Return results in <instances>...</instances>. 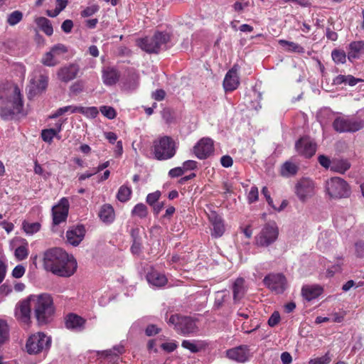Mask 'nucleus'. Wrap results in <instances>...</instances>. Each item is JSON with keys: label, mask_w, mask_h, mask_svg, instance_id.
<instances>
[{"label": "nucleus", "mask_w": 364, "mask_h": 364, "mask_svg": "<svg viewBox=\"0 0 364 364\" xmlns=\"http://www.w3.org/2000/svg\"><path fill=\"white\" fill-rule=\"evenodd\" d=\"M85 322L82 317L75 314H69L65 317V324L68 329L80 331L84 329Z\"/></svg>", "instance_id": "obj_23"}, {"label": "nucleus", "mask_w": 364, "mask_h": 364, "mask_svg": "<svg viewBox=\"0 0 364 364\" xmlns=\"http://www.w3.org/2000/svg\"><path fill=\"white\" fill-rule=\"evenodd\" d=\"M213 151V141L210 138L201 139L193 147V152L199 159H207Z\"/></svg>", "instance_id": "obj_16"}, {"label": "nucleus", "mask_w": 364, "mask_h": 364, "mask_svg": "<svg viewBox=\"0 0 364 364\" xmlns=\"http://www.w3.org/2000/svg\"><path fill=\"white\" fill-rule=\"evenodd\" d=\"M233 300L235 303L240 301L245 295L247 289L245 286V279L238 277L232 284Z\"/></svg>", "instance_id": "obj_26"}, {"label": "nucleus", "mask_w": 364, "mask_h": 364, "mask_svg": "<svg viewBox=\"0 0 364 364\" xmlns=\"http://www.w3.org/2000/svg\"><path fill=\"white\" fill-rule=\"evenodd\" d=\"M165 96L166 92L162 89L157 90L152 93V98L157 101L163 100Z\"/></svg>", "instance_id": "obj_61"}, {"label": "nucleus", "mask_w": 364, "mask_h": 364, "mask_svg": "<svg viewBox=\"0 0 364 364\" xmlns=\"http://www.w3.org/2000/svg\"><path fill=\"white\" fill-rule=\"evenodd\" d=\"M100 220L106 223H111L114 219V210L109 204L103 205L98 213Z\"/></svg>", "instance_id": "obj_28"}, {"label": "nucleus", "mask_w": 364, "mask_h": 364, "mask_svg": "<svg viewBox=\"0 0 364 364\" xmlns=\"http://www.w3.org/2000/svg\"><path fill=\"white\" fill-rule=\"evenodd\" d=\"M279 229L274 222L265 224L256 237V245L259 247H268L278 238Z\"/></svg>", "instance_id": "obj_9"}, {"label": "nucleus", "mask_w": 364, "mask_h": 364, "mask_svg": "<svg viewBox=\"0 0 364 364\" xmlns=\"http://www.w3.org/2000/svg\"><path fill=\"white\" fill-rule=\"evenodd\" d=\"M355 254L356 256L358 257H364V242H356L355 245Z\"/></svg>", "instance_id": "obj_58"}, {"label": "nucleus", "mask_w": 364, "mask_h": 364, "mask_svg": "<svg viewBox=\"0 0 364 364\" xmlns=\"http://www.w3.org/2000/svg\"><path fill=\"white\" fill-rule=\"evenodd\" d=\"M48 77L45 75H41L38 80H32L31 83L33 85L32 90L31 92H33L34 94H39L46 90L48 86Z\"/></svg>", "instance_id": "obj_31"}, {"label": "nucleus", "mask_w": 364, "mask_h": 364, "mask_svg": "<svg viewBox=\"0 0 364 364\" xmlns=\"http://www.w3.org/2000/svg\"><path fill=\"white\" fill-rule=\"evenodd\" d=\"M79 113H81L87 117L95 118L99 112L97 108L95 107H84L79 106Z\"/></svg>", "instance_id": "obj_42"}, {"label": "nucleus", "mask_w": 364, "mask_h": 364, "mask_svg": "<svg viewBox=\"0 0 364 364\" xmlns=\"http://www.w3.org/2000/svg\"><path fill=\"white\" fill-rule=\"evenodd\" d=\"M51 339L43 333H38L31 336L26 343V350L30 355H36L47 350L50 346Z\"/></svg>", "instance_id": "obj_8"}, {"label": "nucleus", "mask_w": 364, "mask_h": 364, "mask_svg": "<svg viewBox=\"0 0 364 364\" xmlns=\"http://www.w3.org/2000/svg\"><path fill=\"white\" fill-rule=\"evenodd\" d=\"M16 258L18 261L26 259L28 255V250L26 245H21L15 250L14 252Z\"/></svg>", "instance_id": "obj_45"}, {"label": "nucleus", "mask_w": 364, "mask_h": 364, "mask_svg": "<svg viewBox=\"0 0 364 364\" xmlns=\"http://www.w3.org/2000/svg\"><path fill=\"white\" fill-rule=\"evenodd\" d=\"M23 228L27 234H33L37 232L41 228V224L39 223H23Z\"/></svg>", "instance_id": "obj_43"}, {"label": "nucleus", "mask_w": 364, "mask_h": 364, "mask_svg": "<svg viewBox=\"0 0 364 364\" xmlns=\"http://www.w3.org/2000/svg\"><path fill=\"white\" fill-rule=\"evenodd\" d=\"M66 112L77 113L79 112V106L68 105L58 109L50 117L51 119H55Z\"/></svg>", "instance_id": "obj_36"}, {"label": "nucleus", "mask_w": 364, "mask_h": 364, "mask_svg": "<svg viewBox=\"0 0 364 364\" xmlns=\"http://www.w3.org/2000/svg\"><path fill=\"white\" fill-rule=\"evenodd\" d=\"M175 141L168 136H164L154 141L153 153L159 161L168 160L173 157L176 152Z\"/></svg>", "instance_id": "obj_5"}, {"label": "nucleus", "mask_w": 364, "mask_h": 364, "mask_svg": "<svg viewBox=\"0 0 364 364\" xmlns=\"http://www.w3.org/2000/svg\"><path fill=\"white\" fill-rule=\"evenodd\" d=\"M316 148V144L308 137H302L295 144L297 153L307 159L311 158L315 154Z\"/></svg>", "instance_id": "obj_15"}, {"label": "nucleus", "mask_w": 364, "mask_h": 364, "mask_svg": "<svg viewBox=\"0 0 364 364\" xmlns=\"http://www.w3.org/2000/svg\"><path fill=\"white\" fill-rule=\"evenodd\" d=\"M100 110L101 113L109 119H113L116 117L117 113L112 107L102 106L100 107Z\"/></svg>", "instance_id": "obj_46"}, {"label": "nucleus", "mask_w": 364, "mask_h": 364, "mask_svg": "<svg viewBox=\"0 0 364 364\" xmlns=\"http://www.w3.org/2000/svg\"><path fill=\"white\" fill-rule=\"evenodd\" d=\"M80 70L79 65L75 63H70L60 68L58 71V78L65 82L75 79Z\"/></svg>", "instance_id": "obj_20"}, {"label": "nucleus", "mask_w": 364, "mask_h": 364, "mask_svg": "<svg viewBox=\"0 0 364 364\" xmlns=\"http://www.w3.org/2000/svg\"><path fill=\"white\" fill-rule=\"evenodd\" d=\"M333 127L339 133L355 132L364 127V122L353 118L339 117L334 119Z\"/></svg>", "instance_id": "obj_11"}, {"label": "nucleus", "mask_w": 364, "mask_h": 364, "mask_svg": "<svg viewBox=\"0 0 364 364\" xmlns=\"http://www.w3.org/2000/svg\"><path fill=\"white\" fill-rule=\"evenodd\" d=\"M25 271V267L21 264H18L13 269L12 276L16 279L21 278L23 276Z\"/></svg>", "instance_id": "obj_52"}, {"label": "nucleus", "mask_w": 364, "mask_h": 364, "mask_svg": "<svg viewBox=\"0 0 364 364\" xmlns=\"http://www.w3.org/2000/svg\"><path fill=\"white\" fill-rule=\"evenodd\" d=\"M161 347L163 350L171 353L177 348V345L175 343H164L161 345Z\"/></svg>", "instance_id": "obj_64"}, {"label": "nucleus", "mask_w": 364, "mask_h": 364, "mask_svg": "<svg viewBox=\"0 0 364 364\" xmlns=\"http://www.w3.org/2000/svg\"><path fill=\"white\" fill-rule=\"evenodd\" d=\"M322 292L323 288L319 285H305L301 289V295L308 301L316 299Z\"/></svg>", "instance_id": "obj_25"}, {"label": "nucleus", "mask_w": 364, "mask_h": 364, "mask_svg": "<svg viewBox=\"0 0 364 364\" xmlns=\"http://www.w3.org/2000/svg\"><path fill=\"white\" fill-rule=\"evenodd\" d=\"M43 267L57 276L69 277L76 272L77 263L73 256L61 248L55 247L45 252Z\"/></svg>", "instance_id": "obj_1"}, {"label": "nucleus", "mask_w": 364, "mask_h": 364, "mask_svg": "<svg viewBox=\"0 0 364 364\" xmlns=\"http://www.w3.org/2000/svg\"><path fill=\"white\" fill-rule=\"evenodd\" d=\"M294 193L301 202L305 203L316 193L314 181L307 177L300 178L295 184Z\"/></svg>", "instance_id": "obj_10"}, {"label": "nucleus", "mask_w": 364, "mask_h": 364, "mask_svg": "<svg viewBox=\"0 0 364 364\" xmlns=\"http://www.w3.org/2000/svg\"><path fill=\"white\" fill-rule=\"evenodd\" d=\"M159 331L160 329L158 328L155 325L151 324L146 327L145 332L148 336H151L159 333Z\"/></svg>", "instance_id": "obj_62"}, {"label": "nucleus", "mask_w": 364, "mask_h": 364, "mask_svg": "<svg viewBox=\"0 0 364 364\" xmlns=\"http://www.w3.org/2000/svg\"><path fill=\"white\" fill-rule=\"evenodd\" d=\"M298 171L299 167L296 164L286 161L281 166L280 173L283 177L289 178L295 176Z\"/></svg>", "instance_id": "obj_32"}, {"label": "nucleus", "mask_w": 364, "mask_h": 364, "mask_svg": "<svg viewBox=\"0 0 364 364\" xmlns=\"http://www.w3.org/2000/svg\"><path fill=\"white\" fill-rule=\"evenodd\" d=\"M102 80L106 85H115L119 80V72L113 67H107L102 70Z\"/></svg>", "instance_id": "obj_24"}, {"label": "nucleus", "mask_w": 364, "mask_h": 364, "mask_svg": "<svg viewBox=\"0 0 364 364\" xmlns=\"http://www.w3.org/2000/svg\"><path fill=\"white\" fill-rule=\"evenodd\" d=\"M220 163L223 167L229 168L232 166L233 160L231 156L225 155L221 157Z\"/></svg>", "instance_id": "obj_57"}, {"label": "nucleus", "mask_w": 364, "mask_h": 364, "mask_svg": "<svg viewBox=\"0 0 364 364\" xmlns=\"http://www.w3.org/2000/svg\"><path fill=\"white\" fill-rule=\"evenodd\" d=\"M208 220L213 226L211 236L220 237L225 232V225L222 218L215 211H210L208 215Z\"/></svg>", "instance_id": "obj_19"}, {"label": "nucleus", "mask_w": 364, "mask_h": 364, "mask_svg": "<svg viewBox=\"0 0 364 364\" xmlns=\"http://www.w3.org/2000/svg\"><path fill=\"white\" fill-rule=\"evenodd\" d=\"M258 189L256 186H253L251 188L249 193H248V200L250 203H254L258 200Z\"/></svg>", "instance_id": "obj_53"}, {"label": "nucleus", "mask_w": 364, "mask_h": 364, "mask_svg": "<svg viewBox=\"0 0 364 364\" xmlns=\"http://www.w3.org/2000/svg\"><path fill=\"white\" fill-rule=\"evenodd\" d=\"M331 355L328 351L324 355L310 359L309 364H328L331 361Z\"/></svg>", "instance_id": "obj_44"}, {"label": "nucleus", "mask_w": 364, "mask_h": 364, "mask_svg": "<svg viewBox=\"0 0 364 364\" xmlns=\"http://www.w3.org/2000/svg\"><path fill=\"white\" fill-rule=\"evenodd\" d=\"M279 43L283 47H287V51L294 52L297 53H304L305 49L298 43L286 40H279Z\"/></svg>", "instance_id": "obj_35"}, {"label": "nucleus", "mask_w": 364, "mask_h": 364, "mask_svg": "<svg viewBox=\"0 0 364 364\" xmlns=\"http://www.w3.org/2000/svg\"><path fill=\"white\" fill-rule=\"evenodd\" d=\"M69 211V201L66 198H63L59 203L52 208L53 223L58 225L65 222L68 218Z\"/></svg>", "instance_id": "obj_14"}, {"label": "nucleus", "mask_w": 364, "mask_h": 364, "mask_svg": "<svg viewBox=\"0 0 364 364\" xmlns=\"http://www.w3.org/2000/svg\"><path fill=\"white\" fill-rule=\"evenodd\" d=\"M35 22L47 36H50L53 34V28L50 20L45 17H38L36 18Z\"/></svg>", "instance_id": "obj_34"}, {"label": "nucleus", "mask_w": 364, "mask_h": 364, "mask_svg": "<svg viewBox=\"0 0 364 364\" xmlns=\"http://www.w3.org/2000/svg\"><path fill=\"white\" fill-rule=\"evenodd\" d=\"M162 117L166 124H171L173 122L174 117L173 112L170 109H164L162 112Z\"/></svg>", "instance_id": "obj_51"}, {"label": "nucleus", "mask_w": 364, "mask_h": 364, "mask_svg": "<svg viewBox=\"0 0 364 364\" xmlns=\"http://www.w3.org/2000/svg\"><path fill=\"white\" fill-rule=\"evenodd\" d=\"M346 54L343 50L335 49L331 53L333 60L336 63H345L346 61Z\"/></svg>", "instance_id": "obj_41"}, {"label": "nucleus", "mask_w": 364, "mask_h": 364, "mask_svg": "<svg viewBox=\"0 0 364 364\" xmlns=\"http://www.w3.org/2000/svg\"><path fill=\"white\" fill-rule=\"evenodd\" d=\"M171 41V35L167 32L156 31L152 36L139 39L137 45L148 53H159L162 50H166L167 44Z\"/></svg>", "instance_id": "obj_3"}, {"label": "nucleus", "mask_w": 364, "mask_h": 364, "mask_svg": "<svg viewBox=\"0 0 364 364\" xmlns=\"http://www.w3.org/2000/svg\"><path fill=\"white\" fill-rule=\"evenodd\" d=\"M280 321V315L278 311H274L268 320V324L271 327H274L278 324Z\"/></svg>", "instance_id": "obj_54"}, {"label": "nucleus", "mask_w": 364, "mask_h": 364, "mask_svg": "<svg viewBox=\"0 0 364 364\" xmlns=\"http://www.w3.org/2000/svg\"><path fill=\"white\" fill-rule=\"evenodd\" d=\"M350 168V163L348 159L334 158L333 159V164L331 171L343 174Z\"/></svg>", "instance_id": "obj_29"}, {"label": "nucleus", "mask_w": 364, "mask_h": 364, "mask_svg": "<svg viewBox=\"0 0 364 364\" xmlns=\"http://www.w3.org/2000/svg\"><path fill=\"white\" fill-rule=\"evenodd\" d=\"M161 196V192L156 191L154 193H149L146 196V203L150 205H154L158 201Z\"/></svg>", "instance_id": "obj_50"}, {"label": "nucleus", "mask_w": 364, "mask_h": 364, "mask_svg": "<svg viewBox=\"0 0 364 364\" xmlns=\"http://www.w3.org/2000/svg\"><path fill=\"white\" fill-rule=\"evenodd\" d=\"M325 190L331 198L341 199L348 198L350 188L348 183L340 177H332L325 183Z\"/></svg>", "instance_id": "obj_7"}, {"label": "nucleus", "mask_w": 364, "mask_h": 364, "mask_svg": "<svg viewBox=\"0 0 364 364\" xmlns=\"http://www.w3.org/2000/svg\"><path fill=\"white\" fill-rule=\"evenodd\" d=\"M23 18V13L20 11H14L8 15L7 23L10 26H15Z\"/></svg>", "instance_id": "obj_40"}, {"label": "nucleus", "mask_w": 364, "mask_h": 364, "mask_svg": "<svg viewBox=\"0 0 364 364\" xmlns=\"http://www.w3.org/2000/svg\"><path fill=\"white\" fill-rule=\"evenodd\" d=\"M223 291H218L215 299L214 307L217 309L222 307L225 301V295H222Z\"/></svg>", "instance_id": "obj_55"}, {"label": "nucleus", "mask_w": 364, "mask_h": 364, "mask_svg": "<svg viewBox=\"0 0 364 364\" xmlns=\"http://www.w3.org/2000/svg\"><path fill=\"white\" fill-rule=\"evenodd\" d=\"M9 338V329L7 323L0 319V345L4 343Z\"/></svg>", "instance_id": "obj_38"}, {"label": "nucleus", "mask_w": 364, "mask_h": 364, "mask_svg": "<svg viewBox=\"0 0 364 364\" xmlns=\"http://www.w3.org/2000/svg\"><path fill=\"white\" fill-rule=\"evenodd\" d=\"M23 107L21 91L17 86H15L12 93L4 101L0 108V117L4 120L12 119L14 115L22 112Z\"/></svg>", "instance_id": "obj_4"}, {"label": "nucleus", "mask_w": 364, "mask_h": 364, "mask_svg": "<svg viewBox=\"0 0 364 364\" xmlns=\"http://www.w3.org/2000/svg\"><path fill=\"white\" fill-rule=\"evenodd\" d=\"M360 41H353L349 44L348 51V59L353 62L359 58V53L363 50Z\"/></svg>", "instance_id": "obj_33"}, {"label": "nucleus", "mask_w": 364, "mask_h": 364, "mask_svg": "<svg viewBox=\"0 0 364 364\" xmlns=\"http://www.w3.org/2000/svg\"><path fill=\"white\" fill-rule=\"evenodd\" d=\"M262 193L264 195V196L266 198V200L267 202L268 203V204L272 207L274 209H277L276 207L273 204V200L272 198H271L270 196V194L269 193V191L267 189V187H263L262 189Z\"/></svg>", "instance_id": "obj_60"}, {"label": "nucleus", "mask_w": 364, "mask_h": 364, "mask_svg": "<svg viewBox=\"0 0 364 364\" xmlns=\"http://www.w3.org/2000/svg\"><path fill=\"white\" fill-rule=\"evenodd\" d=\"M196 321V318L191 316L173 314L169 318L168 323L174 326V328L178 333L188 336L198 332V327Z\"/></svg>", "instance_id": "obj_6"}, {"label": "nucleus", "mask_w": 364, "mask_h": 364, "mask_svg": "<svg viewBox=\"0 0 364 364\" xmlns=\"http://www.w3.org/2000/svg\"><path fill=\"white\" fill-rule=\"evenodd\" d=\"M85 235V227L82 225L73 227L66 232L67 241L73 246H77Z\"/></svg>", "instance_id": "obj_21"}, {"label": "nucleus", "mask_w": 364, "mask_h": 364, "mask_svg": "<svg viewBox=\"0 0 364 364\" xmlns=\"http://www.w3.org/2000/svg\"><path fill=\"white\" fill-rule=\"evenodd\" d=\"M197 167V162L193 160L186 161L183 164V169L194 170Z\"/></svg>", "instance_id": "obj_63"}, {"label": "nucleus", "mask_w": 364, "mask_h": 364, "mask_svg": "<svg viewBox=\"0 0 364 364\" xmlns=\"http://www.w3.org/2000/svg\"><path fill=\"white\" fill-rule=\"evenodd\" d=\"M184 170L181 167H176L171 169L168 172V175L171 178H176L181 176L183 174Z\"/></svg>", "instance_id": "obj_59"}, {"label": "nucleus", "mask_w": 364, "mask_h": 364, "mask_svg": "<svg viewBox=\"0 0 364 364\" xmlns=\"http://www.w3.org/2000/svg\"><path fill=\"white\" fill-rule=\"evenodd\" d=\"M318 161L320 164L321 166H323L325 168H331L333 164V159L331 160L328 156L325 155H319L318 156Z\"/></svg>", "instance_id": "obj_49"}, {"label": "nucleus", "mask_w": 364, "mask_h": 364, "mask_svg": "<svg viewBox=\"0 0 364 364\" xmlns=\"http://www.w3.org/2000/svg\"><path fill=\"white\" fill-rule=\"evenodd\" d=\"M33 307L30 296L23 301H19L16 306L15 316L20 321L28 323L31 318V310Z\"/></svg>", "instance_id": "obj_17"}, {"label": "nucleus", "mask_w": 364, "mask_h": 364, "mask_svg": "<svg viewBox=\"0 0 364 364\" xmlns=\"http://www.w3.org/2000/svg\"><path fill=\"white\" fill-rule=\"evenodd\" d=\"M73 22L70 19L64 21L61 25L62 30L66 33H70L73 29Z\"/></svg>", "instance_id": "obj_56"}, {"label": "nucleus", "mask_w": 364, "mask_h": 364, "mask_svg": "<svg viewBox=\"0 0 364 364\" xmlns=\"http://www.w3.org/2000/svg\"><path fill=\"white\" fill-rule=\"evenodd\" d=\"M228 358L237 362H245L249 356V348L247 346H240L226 351Z\"/></svg>", "instance_id": "obj_22"}, {"label": "nucleus", "mask_w": 364, "mask_h": 364, "mask_svg": "<svg viewBox=\"0 0 364 364\" xmlns=\"http://www.w3.org/2000/svg\"><path fill=\"white\" fill-rule=\"evenodd\" d=\"M100 9V7L97 4H94L90 6L86 7L81 11V16L86 18L90 17L97 13Z\"/></svg>", "instance_id": "obj_47"}, {"label": "nucleus", "mask_w": 364, "mask_h": 364, "mask_svg": "<svg viewBox=\"0 0 364 364\" xmlns=\"http://www.w3.org/2000/svg\"><path fill=\"white\" fill-rule=\"evenodd\" d=\"M239 65L235 64L226 73L223 80V87L226 92H232L237 88L240 85L238 75Z\"/></svg>", "instance_id": "obj_18"}, {"label": "nucleus", "mask_w": 364, "mask_h": 364, "mask_svg": "<svg viewBox=\"0 0 364 364\" xmlns=\"http://www.w3.org/2000/svg\"><path fill=\"white\" fill-rule=\"evenodd\" d=\"M146 279L149 284L156 287L164 286L167 282V279L164 274L154 270L147 274Z\"/></svg>", "instance_id": "obj_27"}, {"label": "nucleus", "mask_w": 364, "mask_h": 364, "mask_svg": "<svg viewBox=\"0 0 364 364\" xmlns=\"http://www.w3.org/2000/svg\"><path fill=\"white\" fill-rule=\"evenodd\" d=\"M56 132L53 129H44L41 132L42 139L50 143L54 136H56Z\"/></svg>", "instance_id": "obj_48"}, {"label": "nucleus", "mask_w": 364, "mask_h": 364, "mask_svg": "<svg viewBox=\"0 0 364 364\" xmlns=\"http://www.w3.org/2000/svg\"><path fill=\"white\" fill-rule=\"evenodd\" d=\"M264 284L276 294H282L288 287L287 280L283 274H269L263 279Z\"/></svg>", "instance_id": "obj_12"}, {"label": "nucleus", "mask_w": 364, "mask_h": 364, "mask_svg": "<svg viewBox=\"0 0 364 364\" xmlns=\"http://www.w3.org/2000/svg\"><path fill=\"white\" fill-rule=\"evenodd\" d=\"M133 215H136L140 218H144L148 215L146 206L143 203L136 204L132 211Z\"/></svg>", "instance_id": "obj_39"}, {"label": "nucleus", "mask_w": 364, "mask_h": 364, "mask_svg": "<svg viewBox=\"0 0 364 364\" xmlns=\"http://www.w3.org/2000/svg\"><path fill=\"white\" fill-rule=\"evenodd\" d=\"M132 194V190L129 187L122 186L117 194V199L122 203L127 202L129 200Z\"/></svg>", "instance_id": "obj_37"}, {"label": "nucleus", "mask_w": 364, "mask_h": 364, "mask_svg": "<svg viewBox=\"0 0 364 364\" xmlns=\"http://www.w3.org/2000/svg\"><path fill=\"white\" fill-rule=\"evenodd\" d=\"M68 48L61 43L53 46L49 52H47L41 60V63L49 67H53L59 63L58 58L68 52Z\"/></svg>", "instance_id": "obj_13"}, {"label": "nucleus", "mask_w": 364, "mask_h": 364, "mask_svg": "<svg viewBox=\"0 0 364 364\" xmlns=\"http://www.w3.org/2000/svg\"><path fill=\"white\" fill-rule=\"evenodd\" d=\"M206 344L202 341L196 340H183L181 346L189 350L193 353L200 351L205 347Z\"/></svg>", "instance_id": "obj_30"}, {"label": "nucleus", "mask_w": 364, "mask_h": 364, "mask_svg": "<svg viewBox=\"0 0 364 364\" xmlns=\"http://www.w3.org/2000/svg\"><path fill=\"white\" fill-rule=\"evenodd\" d=\"M30 300L33 304L35 317L39 324H44L49 321L54 314L53 299L49 294L30 296Z\"/></svg>", "instance_id": "obj_2"}]
</instances>
